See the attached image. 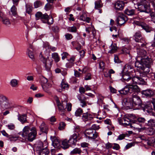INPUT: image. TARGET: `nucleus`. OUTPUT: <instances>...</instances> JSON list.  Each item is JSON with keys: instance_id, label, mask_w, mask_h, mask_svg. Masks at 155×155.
<instances>
[{"instance_id": "nucleus-1", "label": "nucleus", "mask_w": 155, "mask_h": 155, "mask_svg": "<svg viewBox=\"0 0 155 155\" xmlns=\"http://www.w3.org/2000/svg\"><path fill=\"white\" fill-rule=\"evenodd\" d=\"M126 106L129 109H132L134 107L141 105L142 101L140 97L137 95H132V97H127L124 99Z\"/></svg>"}, {"instance_id": "nucleus-2", "label": "nucleus", "mask_w": 155, "mask_h": 155, "mask_svg": "<svg viewBox=\"0 0 155 155\" xmlns=\"http://www.w3.org/2000/svg\"><path fill=\"white\" fill-rule=\"evenodd\" d=\"M37 134L35 127H30L27 126L25 127L23 129L22 136L25 139L31 142L35 139Z\"/></svg>"}, {"instance_id": "nucleus-3", "label": "nucleus", "mask_w": 155, "mask_h": 155, "mask_svg": "<svg viewBox=\"0 0 155 155\" xmlns=\"http://www.w3.org/2000/svg\"><path fill=\"white\" fill-rule=\"evenodd\" d=\"M122 77L123 79L127 82L130 81L132 83L139 85H144L146 84V82L143 79L138 76H134L132 78L128 73L124 74Z\"/></svg>"}, {"instance_id": "nucleus-4", "label": "nucleus", "mask_w": 155, "mask_h": 155, "mask_svg": "<svg viewBox=\"0 0 155 155\" xmlns=\"http://www.w3.org/2000/svg\"><path fill=\"white\" fill-rule=\"evenodd\" d=\"M137 56L136 58L135 66L137 68H143L142 65L140 63L142 61V59L147 56V52L145 50L139 48L137 49Z\"/></svg>"}, {"instance_id": "nucleus-5", "label": "nucleus", "mask_w": 155, "mask_h": 155, "mask_svg": "<svg viewBox=\"0 0 155 155\" xmlns=\"http://www.w3.org/2000/svg\"><path fill=\"white\" fill-rule=\"evenodd\" d=\"M39 59L43 63V65L45 69L48 71H50L53 63V60H50L48 57L47 58H45L41 52L39 55Z\"/></svg>"}, {"instance_id": "nucleus-6", "label": "nucleus", "mask_w": 155, "mask_h": 155, "mask_svg": "<svg viewBox=\"0 0 155 155\" xmlns=\"http://www.w3.org/2000/svg\"><path fill=\"white\" fill-rule=\"evenodd\" d=\"M138 86L137 85H134L128 84L122 90L118 91L121 94H126L129 93H131L138 91Z\"/></svg>"}, {"instance_id": "nucleus-7", "label": "nucleus", "mask_w": 155, "mask_h": 155, "mask_svg": "<svg viewBox=\"0 0 155 155\" xmlns=\"http://www.w3.org/2000/svg\"><path fill=\"white\" fill-rule=\"evenodd\" d=\"M153 62L151 58L147 56L142 59V61L140 63L142 65L143 68H138L142 70H145L146 68H147V71H149L150 68L153 64Z\"/></svg>"}, {"instance_id": "nucleus-8", "label": "nucleus", "mask_w": 155, "mask_h": 155, "mask_svg": "<svg viewBox=\"0 0 155 155\" xmlns=\"http://www.w3.org/2000/svg\"><path fill=\"white\" fill-rule=\"evenodd\" d=\"M36 149L37 152L39 155H48L49 153L48 150L45 147L43 148V143L40 142L36 145Z\"/></svg>"}, {"instance_id": "nucleus-9", "label": "nucleus", "mask_w": 155, "mask_h": 155, "mask_svg": "<svg viewBox=\"0 0 155 155\" xmlns=\"http://www.w3.org/2000/svg\"><path fill=\"white\" fill-rule=\"evenodd\" d=\"M10 103L8 98L4 95L0 94V105L3 108H7L9 107Z\"/></svg>"}, {"instance_id": "nucleus-10", "label": "nucleus", "mask_w": 155, "mask_h": 155, "mask_svg": "<svg viewBox=\"0 0 155 155\" xmlns=\"http://www.w3.org/2000/svg\"><path fill=\"white\" fill-rule=\"evenodd\" d=\"M84 134L86 137L89 140L94 139L97 137V133L91 129H87L85 131Z\"/></svg>"}, {"instance_id": "nucleus-11", "label": "nucleus", "mask_w": 155, "mask_h": 155, "mask_svg": "<svg viewBox=\"0 0 155 155\" xmlns=\"http://www.w3.org/2000/svg\"><path fill=\"white\" fill-rule=\"evenodd\" d=\"M127 20V18L123 13H118L116 19V21L117 24L122 25L124 24Z\"/></svg>"}, {"instance_id": "nucleus-12", "label": "nucleus", "mask_w": 155, "mask_h": 155, "mask_svg": "<svg viewBox=\"0 0 155 155\" xmlns=\"http://www.w3.org/2000/svg\"><path fill=\"white\" fill-rule=\"evenodd\" d=\"M133 2L134 4H137L138 5H144V7L145 8L144 12L146 13H150L151 12L150 8V6H148L147 4H146L143 2H142L141 0H134Z\"/></svg>"}, {"instance_id": "nucleus-13", "label": "nucleus", "mask_w": 155, "mask_h": 155, "mask_svg": "<svg viewBox=\"0 0 155 155\" xmlns=\"http://www.w3.org/2000/svg\"><path fill=\"white\" fill-rule=\"evenodd\" d=\"M137 121L133 123L130 125L131 128H134L138 129L139 131H143L146 129V127H142V125L141 124L137 123Z\"/></svg>"}, {"instance_id": "nucleus-14", "label": "nucleus", "mask_w": 155, "mask_h": 155, "mask_svg": "<svg viewBox=\"0 0 155 155\" xmlns=\"http://www.w3.org/2000/svg\"><path fill=\"white\" fill-rule=\"evenodd\" d=\"M135 41L137 42H143L144 38L142 37L141 32L139 31H137L133 36Z\"/></svg>"}, {"instance_id": "nucleus-15", "label": "nucleus", "mask_w": 155, "mask_h": 155, "mask_svg": "<svg viewBox=\"0 0 155 155\" xmlns=\"http://www.w3.org/2000/svg\"><path fill=\"white\" fill-rule=\"evenodd\" d=\"M93 118L92 115L89 112L83 113L81 116L82 120L84 122L91 120Z\"/></svg>"}, {"instance_id": "nucleus-16", "label": "nucleus", "mask_w": 155, "mask_h": 155, "mask_svg": "<svg viewBox=\"0 0 155 155\" xmlns=\"http://www.w3.org/2000/svg\"><path fill=\"white\" fill-rule=\"evenodd\" d=\"M48 80L44 77L41 79L42 87L45 91V88H48L51 86V84L48 83Z\"/></svg>"}, {"instance_id": "nucleus-17", "label": "nucleus", "mask_w": 155, "mask_h": 155, "mask_svg": "<svg viewBox=\"0 0 155 155\" xmlns=\"http://www.w3.org/2000/svg\"><path fill=\"white\" fill-rule=\"evenodd\" d=\"M124 6V3L122 1H118L114 4V8L117 10H122Z\"/></svg>"}, {"instance_id": "nucleus-18", "label": "nucleus", "mask_w": 155, "mask_h": 155, "mask_svg": "<svg viewBox=\"0 0 155 155\" xmlns=\"http://www.w3.org/2000/svg\"><path fill=\"white\" fill-rule=\"evenodd\" d=\"M141 93L143 95L148 97H151L154 94L153 91L150 89L143 90L142 91Z\"/></svg>"}, {"instance_id": "nucleus-19", "label": "nucleus", "mask_w": 155, "mask_h": 155, "mask_svg": "<svg viewBox=\"0 0 155 155\" xmlns=\"http://www.w3.org/2000/svg\"><path fill=\"white\" fill-rule=\"evenodd\" d=\"M136 23L137 25L141 26L143 29L145 30L147 32L150 31V29L149 27L145 23L139 21H137Z\"/></svg>"}, {"instance_id": "nucleus-20", "label": "nucleus", "mask_w": 155, "mask_h": 155, "mask_svg": "<svg viewBox=\"0 0 155 155\" xmlns=\"http://www.w3.org/2000/svg\"><path fill=\"white\" fill-rule=\"evenodd\" d=\"M77 134L76 133H74L71 136L68 140V142L70 144L75 145L77 142Z\"/></svg>"}, {"instance_id": "nucleus-21", "label": "nucleus", "mask_w": 155, "mask_h": 155, "mask_svg": "<svg viewBox=\"0 0 155 155\" xmlns=\"http://www.w3.org/2000/svg\"><path fill=\"white\" fill-rule=\"evenodd\" d=\"M36 19L38 20L41 19V21L43 22L45 18L47 17V15L46 14L43 15L40 12H38L35 14Z\"/></svg>"}, {"instance_id": "nucleus-22", "label": "nucleus", "mask_w": 155, "mask_h": 155, "mask_svg": "<svg viewBox=\"0 0 155 155\" xmlns=\"http://www.w3.org/2000/svg\"><path fill=\"white\" fill-rule=\"evenodd\" d=\"M57 105L58 107V108L60 111L62 112V114H64V112L65 110V108L64 107L63 102H62V103L59 102L57 100Z\"/></svg>"}, {"instance_id": "nucleus-23", "label": "nucleus", "mask_w": 155, "mask_h": 155, "mask_svg": "<svg viewBox=\"0 0 155 155\" xmlns=\"http://www.w3.org/2000/svg\"><path fill=\"white\" fill-rule=\"evenodd\" d=\"M122 123L123 124L126 126H129L130 127V125L131 124L130 120L126 117H124L122 119Z\"/></svg>"}, {"instance_id": "nucleus-24", "label": "nucleus", "mask_w": 155, "mask_h": 155, "mask_svg": "<svg viewBox=\"0 0 155 155\" xmlns=\"http://www.w3.org/2000/svg\"><path fill=\"white\" fill-rule=\"evenodd\" d=\"M40 130L43 133H47L48 132V127L44 122L42 123L40 127Z\"/></svg>"}, {"instance_id": "nucleus-25", "label": "nucleus", "mask_w": 155, "mask_h": 155, "mask_svg": "<svg viewBox=\"0 0 155 155\" xmlns=\"http://www.w3.org/2000/svg\"><path fill=\"white\" fill-rule=\"evenodd\" d=\"M43 23H47L48 25H51L53 23V19L51 16H48L47 15V17L45 18Z\"/></svg>"}, {"instance_id": "nucleus-26", "label": "nucleus", "mask_w": 155, "mask_h": 155, "mask_svg": "<svg viewBox=\"0 0 155 155\" xmlns=\"http://www.w3.org/2000/svg\"><path fill=\"white\" fill-rule=\"evenodd\" d=\"M52 144L55 148H57L60 146V141L56 137H54V140H52Z\"/></svg>"}, {"instance_id": "nucleus-27", "label": "nucleus", "mask_w": 155, "mask_h": 155, "mask_svg": "<svg viewBox=\"0 0 155 155\" xmlns=\"http://www.w3.org/2000/svg\"><path fill=\"white\" fill-rule=\"evenodd\" d=\"M70 145L68 141L66 139L63 140L62 142V147L64 149H65L68 148Z\"/></svg>"}, {"instance_id": "nucleus-28", "label": "nucleus", "mask_w": 155, "mask_h": 155, "mask_svg": "<svg viewBox=\"0 0 155 155\" xmlns=\"http://www.w3.org/2000/svg\"><path fill=\"white\" fill-rule=\"evenodd\" d=\"M110 50L109 51L110 53H113L115 52L117 50V47L115 44H112L110 46Z\"/></svg>"}, {"instance_id": "nucleus-29", "label": "nucleus", "mask_w": 155, "mask_h": 155, "mask_svg": "<svg viewBox=\"0 0 155 155\" xmlns=\"http://www.w3.org/2000/svg\"><path fill=\"white\" fill-rule=\"evenodd\" d=\"M27 53L29 57L32 60L34 61L35 59L34 54L33 52V49H28L27 50Z\"/></svg>"}, {"instance_id": "nucleus-30", "label": "nucleus", "mask_w": 155, "mask_h": 155, "mask_svg": "<svg viewBox=\"0 0 155 155\" xmlns=\"http://www.w3.org/2000/svg\"><path fill=\"white\" fill-rule=\"evenodd\" d=\"M27 116L26 114H24L22 115H18V120L20 121L22 123H24L26 122Z\"/></svg>"}, {"instance_id": "nucleus-31", "label": "nucleus", "mask_w": 155, "mask_h": 155, "mask_svg": "<svg viewBox=\"0 0 155 155\" xmlns=\"http://www.w3.org/2000/svg\"><path fill=\"white\" fill-rule=\"evenodd\" d=\"M10 84L12 87H17L18 86V81L15 79H12L11 81Z\"/></svg>"}, {"instance_id": "nucleus-32", "label": "nucleus", "mask_w": 155, "mask_h": 155, "mask_svg": "<svg viewBox=\"0 0 155 155\" xmlns=\"http://www.w3.org/2000/svg\"><path fill=\"white\" fill-rule=\"evenodd\" d=\"M101 0H98L95 2V8L97 9H99L102 7Z\"/></svg>"}, {"instance_id": "nucleus-33", "label": "nucleus", "mask_w": 155, "mask_h": 155, "mask_svg": "<svg viewBox=\"0 0 155 155\" xmlns=\"http://www.w3.org/2000/svg\"><path fill=\"white\" fill-rule=\"evenodd\" d=\"M135 10L130 8H127L125 10V13L128 15H132L134 14Z\"/></svg>"}, {"instance_id": "nucleus-34", "label": "nucleus", "mask_w": 155, "mask_h": 155, "mask_svg": "<svg viewBox=\"0 0 155 155\" xmlns=\"http://www.w3.org/2000/svg\"><path fill=\"white\" fill-rule=\"evenodd\" d=\"M52 58L54 60L56 63L60 61V57L57 53L54 52L52 54Z\"/></svg>"}, {"instance_id": "nucleus-35", "label": "nucleus", "mask_w": 155, "mask_h": 155, "mask_svg": "<svg viewBox=\"0 0 155 155\" xmlns=\"http://www.w3.org/2000/svg\"><path fill=\"white\" fill-rule=\"evenodd\" d=\"M1 14L0 15V16L1 18V20L3 24L6 25H10V22L8 19L7 18L2 17L1 16Z\"/></svg>"}, {"instance_id": "nucleus-36", "label": "nucleus", "mask_w": 155, "mask_h": 155, "mask_svg": "<svg viewBox=\"0 0 155 155\" xmlns=\"http://www.w3.org/2000/svg\"><path fill=\"white\" fill-rule=\"evenodd\" d=\"M83 113L82 109L81 108H79L77 109L75 111V115L76 117H80Z\"/></svg>"}, {"instance_id": "nucleus-37", "label": "nucleus", "mask_w": 155, "mask_h": 155, "mask_svg": "<svg viewBox=\"0 0 155 155\" xmlns=\"http://www.w3.org/2000/svg\"><path fill=\"white\" fill-rule=\"evenodd\" d=\"M146 133L148 135H153L155 132V130L152 128H148L146 129Z\"/></svg>"}, {"instance_id": "nucleus-38", "label": "nucleus", "mask_w": 155, "mask_h": 155, "mask_svg": "<svg viewBox=\"0 0 155 155\" xmlns=\"http://www.w3.org/2000/svg\"><path fill=\"white\" fill-rule=\"evenodd\" d=\"M33 7L30 4H27L26 5V12L28 14H30L32 11Z\"/></svg>"}, {"instance_id": "nucleus-39", "label": "nucleus", "mask_w": 155, "mask_h": 155, "mask_svg": "<svg viewBox=\"0 0 155 155\" xmlns=\"http://www.w3.org/2000/svg\"><path fill=\"white\" fill-rule=\"evenodd\" d=\"M146 125L148 126L153 127L155 126V120L151 119L148 121Z\"/></svg>"}, {"instance_id": "nucleus-40", "label": "nucleus", "mask_w": 155, "mask_h": 155, "mask_svg": "<svg viewBox=\"0 0 155 155\" xmlns=\"http://www.w3.org/2000/svg\"><path fill=\"white\" fill-rule=\"evenodd\" d=\"M79 14L81 15L79 17L80 20L83 21H85L86 18L87 17L85 12L83 10L82 12L80 13Z\"/></svg>"}, {"instance_id": "nucleus-41", "label": "nucleus", "mask_w": 155, "mask_h": 155, "mask_svg": "<svg viewBox=\"0 0 155 155\" xmlns=\"http://www.w3.org/2000/svg\"><path fill=\"white\" fill-rule=\"evenodd\" d=\"M81 152V150L79 148H76L74 149L71 152V154H80Z\"/></svg>"}, {"instance_id": "nucleus-42", "label": "nucleus", "mask_w": 155, "mask_h": 155, "mask_svg": "<svg viewBox=\"0 0 155 155\" xmlns=\"http://www.w3.org/2000/svg\"><path fill=\"white\" fill-rule=\"evenodd\" d=\"M68 84L64 80H63L61 84V87L62 89H68Z\"/></svg>"}, {"instance_id": "nucleus-43", "label": "nucleus", "mask_w": 155, "mask_h": 155, "mask_svg": "<svg viewBox=\"0 0 155 155\" xmlns=\"http://www.w3.org/2000/svg\"><path fill=\"white\" fill-rule=\"evenodd\" d=\"M11 11L12 13V15L14 16L17 15V8L16 6L13 5L11 8Z\"/></svg>"}, {"instance_id": "nucleus-44", "label": "nucleus", "mask_w": 155, "mask_h": 155, "mask_svg": "<svg viewBox=\"0 0 155 155\" xmlns=\"http://www.w3.org/2000/svg\"><path fill=\"white\" fill-rule=\"evenodd\" d=\"M67 29L68 31L72 32H76L77 30L76 27L74 26L69 27L67 28Z\"/></svg>"}, {"instance_id": "nucleus-45", "label": "nucleus", "mask_w": 155, "mask_h": 155, "mask_svg": "<svg viewBox=\"0 0 155 155\" xmlns=\"http://www.w3.org/2000/svg\"><path fill=\"white\" fill-rule=\"evenodd\" d=\"M2 133L4 136L8 137L9 139H10L11 140H12V138L16 139H15V140L17 139V138L16 137H15L11 135H8V134H7L5 131H3Z\"/></svg>"}, {"instance_id": "nucleus-46", "label": "nucleus", "mask_w": 155, "mask_h": 155, "mask_svg": "<svg viewBox=\"0 0 155 155\" xmlns=\"http://www.w3.org/2000/svg\"><path fill=\"white\" fill-rule=\"evenodd\" d=\"M65 126L66 124L64 122H61L59 124L58 129L60 130H62L64 129Z\"/></svg>"}, {"instance_id": "nucleus-47", "label": "nucleus", "mask_w": 155, "mask_h": 155, "mask_svg": "<svg viewBox=\"0 0 155 155\" xmlns=\"http://www.w3.org/2000/svg\"><path fill=\"white\" fill-rule=\"evenodd\" d=\"M147 120L144 117H139L137 119V121L140 123H144L146 122Z\"/></svg>"}, {"instance_id": "nucleus-48", "label": "nucleus", "mask_w": 155, "mask_h": 155, "mask_svg": "<svg viewBox=\"0 0 155 155\" xmlns=\"http://www.w3.org/2000/svg\"><path fill=\"white\" fill-rule=\"evenodd\" d=\"M34 5L35 8H38L41 5V3L39 1H36L34 2Z\"/></svg>"}, {"instance_id": "nucleus-49", "label": "nucleus", "mask_w": 155, "mask_h": 155, "mask_svg": "<svg viewBox=\"0 0 155 155\" xmlns=\"http://www.w3.org/2000/svg\"><path fill=\"white\" fill-rule=\"evenodd\" d=\"M152 108L151 107V105L150 106H147L146 105L145 106V107L144 108V111H147V112L149 113L150 112Z\"/></svg>"}, {"instance_id": "nucleus-50", "label": "nucleus", "mask_w": 155, "mask_h": 155, "mask_svg": "<svg viewBox=\"0 0 155 155\" xmlns=\"http://www.w3.org/2000/svg\"><path fill=\"white\" fill-rule=\"evenodd\" d=\"M65 37L68 40H70L73 38V36L71 34L69 33H67L65 35Z\"/></svg>"}, {"instance_id": "nucleus-51", "label": "nucleus", "mask_w": 155, "mask_h": 155, "mask_svg": "<svg viewBox=\"0 0 155 155\" xmlns=\"http://www.w3.org/2000/svg\"><path fill=\"white\" fill-rule=\"evenodd\" d=\"M91 74L90 73H87L85 75L84 79L86 80H91Z\"/></svg>"}, {"instance_id": "nucleus-52", "label": "nucleus", "mask_w": 155, "mask_h": 155, "mask_svg": "<svg viewBox=\"0 0 155 155\" xmlns=\"http://www.w3.org/2000/svg\"><path fill=\"white\" fill-rule=\"evenodd\" d=\"M94 29V27L93 26H91L86 28V31L88 33H89L92 30Z\"/></svg>"}, {"instance_id": "nucleus-53", "label": "nucleus", "mask_w": 155, "mask_h": 155, "mask_svg": "<svg viewBox=\"0 0 155 155\" xmlns=\"http://www.w3.org/2000/svg\"><path fill=\"white\" fill-rule=\"evenodd\" d=\"M127 135V134H122L119 135L118 138L117 139V140H121L124 139L125 137Z\"/></svg>"}, {"instance_id": "nucleus-54", "label": "nucleus", "mask_w": 155, "mask_h": 155, "mask_svg": "<svg viewBox=\"0 0 155 155\" xmlns=\"http://www.w3.org/2000/svg\"><path fill=\"white\" fill-rule=\"evenodd\" d=\"M79 91L80 93L81 94H84L86 91L85 88L83 87H79Z\"/></svg>"}, {"instance_id": "nucleus-55", "label": "nucleus", "mask_w": 155, "mask_h": 155, "mask_svg": "<svg viewBox=\"0 0 155 155\" xmlns=\"http://www.w3.org/2000/svg\"><path fill=\"white\" fill-rule=\"evenodd\" d=\"M8 128L10 130H14L15 127V125L13 124H10L7 125Z\"/></svg>"}, {"instance_id": "nucleus-56", "label": "nucleus", "mask_w": 155, "mask_h": 155, "mask_svg": "<svg viewBox=\"0 0 155 155\" xmlns=\"http://www.w3.org/2000/svg\"><path fill=\"white\" fill-rule=\"evenodd\" d=\"M52 7L51 5L49 3H47L45 6V9L46 10L48 11Z\"/></svg>"}, {"instance_id": "nucleus-57", "label": "nucleus", "mask_w": 155, "mask_h": 155, "mask_svg": "<svg viewBox=\"0 0 155 155\" xmlns=\"http://www.w3.org/2000/svg\"><path fill=\"white\" fill-rule=\"evenodd\" d=\"M68 55V54L66 52H63L61 54L62 59L63 60H64L67 57Z\"/></svg>"}, {"instance_id": "nucleus-58", "label": "nucleus", "mask_w": 155, "mask_h": 155, "mask_svg": "<svg viewBox=\"0 0 155 155\" xmlns=\"http://www.w3.org/2000/svg\"><path fill=\"white\" fill-rule=\"evenodd\" d=\"M122 42L124 43L127 44L128 43L129 41V39L127 38H123L121 39Z\"/></svg>"}, {"instance_id": "nucleus-59", "label": "nucleus", "mask_w": 155, "mask_h": 155, "mask_svg": "<svg viewBox=\"0 0 155 155\" xmlns=\"http://www.w3.org/2000/svg\"><path fill=\"white\" fill-rule=\"evenodd\" d=\"M134 145V143H128L125 146V148L126 149H128L132 147Z\"/></svg>"}, {"instance_id": "nucleus-60", "label": "nucleus", "mask_w": 155, "mask_h": 155, "mask_svg": "<svg viewBox=\"0 0 155 155\" xmlns=\"http://www.w3.org/2000/svg\"><path fill=\"white\" fill-rule=\"evenodd\" d=\"M71 103H66V108L68 111H70L71 109Z\"/></svg>"}, {"instance_id": "nucleus-61", "label": "nucleus", "mask_w": 155, "mask_h": 155, "mask_svg": "<svg viewBox=\"0 0 155 155\" xmlns=\"http://www.w3.org/2000/svg\"><path fill=\"white\" fill-rule=\"evenodd\" d=\"M99 67L100 69L103 70L104 68V64L103 61H101L99 63Z\"/></svg>"}, {"instance_id": "nucleus-62", "label": "nucleus", "mask_w": 155, "mask_h": 155, "mask_svg": "<svg viewBox=\"0 0 155 155\" xmlns=\"http://www.w3.org/2000/svg\"><path fill=\"white\" fill-rule=\"evenodd\" d=\"M92 130L94 129L95 131V130H98L99 128V127L97 125L95 124L93 125L91 127V128Z\"/></svg>"}, {"instance_id": "nucleus-63", "label": "nucleus", "mask_w": 155, "mask_h": 155, "mask_svg": "<svg viewBox=\"0 0 155 155\" xmlns=\"http://www.w3.org/2000/svg\"><path fill=\"white\" fill-rule=\"evenodd\" d=\"M120 148L119 145L118 144L114 143V145L112 146V148L116 150H119Z\"/></svg>"}, {"instance_id": "nucleus-64", "label": "nucleus", "mask_w": 155, "mask_h": 155, "mask_svg": "<svg viewBox=\"0 0 155 155\" xmlns=\"http://www.w3.org/2000/svg\"><path fill=\"white\" fill-rule=\"evenodd\" d=\"M152 21L155 23V13H152L150 14Z\"/></svg>"}]
</instances>
